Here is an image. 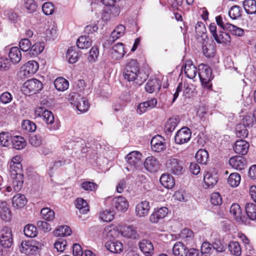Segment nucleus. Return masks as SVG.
Instances as JSON below:
<instances>
[{
	"label": "nucleus",
	"instance_id": "nucleus-1",
	"mask_svg": "<svg viewBox=\"0 0 256 256\" xmlns=\"http://www.w3.org/2000/svg\"><path fill=\"white\" fill-rule=\"evenodd\" d=\"M70 101L80 112H85L88 110L89 104L88 100L78 93L74 92L70 94Z\"/></svg>",
	"mask_w": 256,
	"mask_h": 256
},
{
	"label": "nucleus",
	"instance_id": "nucleus-2",
	"mask_svg": "<svg viewBox=\"0 0 256 256\" xmlns=\"http://www.w3.org/2000/svg\"><path fill=\"white\" fill-rule=\"evenodd\" d=\"M35 113L39 117L42 118L48 124V128L50 130H56L57 127L52 126L54 123V116L52 113L43 107H38L35 110Z\"/></svg>",
	"mask_w": 256,
	"mask_h": 256
},
{
	"label": "nucleus",
	"instance_id": "nucleus-3",
	"mask_svg": "<svg viewBox=\"0 0 256 256\" xmlns=\"http://www.w3.org/2000/svg\"><path fill=\"white\" fill-rule=\"evenodd\" d=\"M13 244L12 230L10 228L4 227L0 234V246L3 248H10ZM2 249L0 248V256L2 255Z\"/></svg>",
	"mask_w": 256,
	"mask_h": 256
},
{
	"label": "nucleus",
	"instance_id": "nucleus-4",
	"mask_svg": "<svg viewBox=\"0 0 256 256\" xmlns=\"http://www.w3.org/2000/svg\"><path fill=\"white\" fill-rule=\"evenodd\" d=\"M42 84L36 78L26 80L22 86L23 91L26 94H32L39 92L42 88Z\"/></svg>",
	"mask_w": 256,
	"mask_h": 256
},
{
	"label": "nucleus",
	"instance_id": "nucleus-5",
	"mask_svg": "<svg viewBox=\"0 0 256 256\" xmlns=\"http://www.w3.org/2000/svg\"><path fill=\"white\" fill-rule=\"evenodd\" d=\"M124 79L128 82H132L136 86H140L146 80L147 75L144 72L134 73L132 72H123Z\"/></svg>",
	"mask_w": 256,
	"mask_h": 256
},
{
	"label": "nucleus",
	"instance_id": "nucleus-6",
	"mask_svg": "<svg viewBox=\"0 0 256 256\" xmlns=\"http://www.w3.org/2000/svg\"><path fill=\"white\" fill-rule=\"evenodd\" d=\"M199 71L198 76L202 84L207 86L212 79V69L208 66L202 64L199 66Z\"/></svg>",
	"mask_w": 256,
	"mask_h": 256
},
{
	"label": "nucleus",
	"instance_id": "nucleus-7",
	"mask_svg": "<svg viewBox=\"0 0 256 256\" xmlns=\"http://www.w3.org/2000/svg\"><path fill=\"white\" fill-rule=\"evenodd\" d=\"M167 170L174 174L180 175L182 173V162L175 158H170L166 162Z\"/></svg>",
	"mask_w": 256,
	"mask_h": 256
},
{
	"label": "nucleus",
	"instance_id": "nucleus-8",
	"mask_svg": "<svg viewBox=\"0 0 256 256\" xmlns=\"http://www.w3.org/2000/svg\"><path fill=\"white\" fill-rule=\"evenodd\" d=\"M191 138L190 130L186 127L180 129L176 134L175 142L179 144H184L188 142Z\"/></svg>",
	"mask_w": 256,
	"mask_h": 256
},
{
	"label": "nucleus",
	"instance_id": "nucleus-9",
	"mask_svg": "<svg viewBox=\"0 0 256 256\" xmlns=\"http://www.w3.org/2000/svg\"><path fill=\"white\" fill-rule=\"evenodd\" d=\"M144 166L146 169L150 172H156L160 168V164L158 160L152 156L146 158L144 162Z\"/></svg>",
	"mask_w": 256,
	"mask_h": 256
},
{
	"label": "nucleus",
	"instance_id": "nucleus-10",
	"mask_svg": "<svg viewBox=\"0 0 256 256\" xmlns=\"http://www.w3.org/2000/svg\"><path fill=\"white\" fill-rule=\"evenodd\" d=\"M157 104V100L155 98H148L146 102L140 103L137 106V112L140 114L146 112L148 109L154 108Z\"/></svg>",
	"mask_w": 256,
	"mask_h": 256
},
{
	"label": "nucleus",
	"instance_id": "nucleus-11",
	"mask_svg": "<svg viewBox=\"0 0 256 256\" xmlns=\"http://www.w3.org/2000/svg\"><path fill=\"white\" fill-rule=\"evenodd\" d=\"M150 208L149 202L146 200L139 202L136 207V214L142 218L148 214Z\"/></svg>",
	"mask_w": 256,
	"mask_h": 256
},
{
	"label": "nucleus",
	"instance_id": "nucleus-12",
	"mask_svg": "<svg viewBox=\"0 0 256 256\" xmlns=\"http://www.w3.org/2000/svg\"><path fill=\"white\" fill-rule=\"evenodd\" d=\"M249 147L248 142L244 140H240L236 142L234 149L236 154L244 155L247 154Z\"/></svg>",
	"mask_w": 256,
	"mask_h": 256
},
{
	"label": "nucleus",
	"instance_id": "nucleus-13",
	"mask_svg": "<svg viewBox=\"0 0 256 256\" xmlns=\"http://www.w3.org/2000/svg\"><path fill=\"white\" fill-rule=\"evenodd\" d=\"M139 247L141 251L146 256H151L154 252V246L152 242L146 239H144L139 242Z\"/></svg>",
	"mask_w": 256,
	"mask_h": 256
},
{
	"label": "nucleus",
	"instance_id": "nucleus-14",
	"mask_svg": "<svg viewBox=\"0 0 256 256\" xmlns=\"http://www.w3.org/2000/svg\"><path fill=\"white\" fill-rule=\"evenodd\" d=\"M126 52L124 50V44L118 43L114 45L111 50L112 58L115 60H120L123 58Z\"/></svg>",
	"mask_w": 256,
	"mask_h": 256
},
{
	"label": "nucleus",
	"instance_id": "nucleus-15",
	"mask_svg": "<svg viewBox=\"0 0 256 256\" xmlns=\"http://www.w3.org/2000/svg\"><path fill=\"white\" fill-rule=\"evenodd\" d=\"M229 164L233 168L242 170L244 168L246 160L242 156H235L230 159Z\"/></svg>",
	"mask_w": 256,
	"mask_h": 256
},
{
	"label": "nucleus",
	"instance_id": "nucleus-16",
	"mask_svg": "<svg viewBox=\"0 0 256 256\" xmlns=\"http://www.w3.org/2000/svg\"><path fill=\"white\" fill-rule=\"evenodd\" d=\"M120 232L122 236L128 238L136 240L139 238L136 228L132 226L123 227Z\"/></svg>",
	"mask_w": 256,
	"mask_h": 256
},
{
	"label": "nucleus",
	"instance_id": "nucleus-17",
	"mask_svg": "<svg viewBox=\"0 0 256 256\" xmlns=\"http://www.w3.org/2000/svg\"><path fill=\"white\" fill-rule=\"evenodd\" d=\"M113 206L118 210L125 212L128 210L129 204L125 198L118 196L114 198Z\"/></svg>",
	"mask_w": 256,
	"mask_h": 256
},
{
	"label": "nucleus",
	"instance_id": "nucleus-18",
	"mask_svg": "<svg viewBox=\"0 0 256 256\" xmlns=\"http://www.w3.org/2000/svg\"><path fill=\"white\" fill-rule=\"evenodd\" d=\"M161 84L157 78L150 79L146 83L145 90L148 93H152L158 92L160 89Z\"/></svg>",
	"mask_w": 256,
	"mask_h": 256
},
{
	"label": "nucleus",
	"instance_id": "nucleus-19",
	"mask_svg": "<svg viewBox=\"0 0 256 256\" xmlns=\"http://www.w3.org/2000/svg\"><path fill=\"white\" fill-rule=\"evenodd\" d=\"M106 248L112 252L118 253L122 251L123 244L119 241L108 240L105 244Z\"/></svg>",
	"mask_w": 256,
	"mask_h": 256
},
{
	"label": "nucleus",
	"instance_id": "nucleus-20",
	"mask_svg": "<svg viewBox=\"0 0 256 256\" xmlns=\"http://www.w3.org/2000/svg\"><path fill=\"white\" fill-rule=\"evenodd\" d=\"M8 57L12 63L18 64L22 59V53L20 49L16 46L12 48L8 53Z\"/></svg>",
	"mask_w": 256,
	"mask_h": 256
},
{
	"label": "nucleus",
	"instance_id": "nucleus-21",
	"mask_svg": "<svg viewBox=\"0 0 256 256\" xmlns=\"http://www.w3.org/2000/svg\"><path fill=\"white\" fill-rule=\"evenodd\" d=\"M142 154L138 151H133L129 153L126 157L127 162L132 166L138 164L140 160Z\"/></svg>",
	"mask_w": 256,
	"mask_h": 256
},
{
	"label": "nucleus",
	"instance_id": "nucleus-22",
	"mask_svg": "<svg viewBox=\"0 0 256 256\" xmlns=\"http://www.w3.org/2000/svg\"><path fill=\"white\" fill-rule=\"evenodd\" d=\"M27 202V199L24 194H18L14 195L12 199V204L14 207L20 208L24 207Z\"/></svg>",
	"mask_w": 256,
	"mask_h": 256
},
{
	"label": "nucleus",
	"instance_id": "nucleus-23",
	"mask_svg": "<svg viewBox=\"0 0 256 256\" xmlns=\"http://www.w3.org/2000/svg\"><path fill=\"white\" fill-rule=\"evenodd\" d=\"M184 72L188 78L192 79L196 75L197 69L192 64V60H186L184 66Z\"/></svg>",
	"mask_w": 256,
	"mask_h": 256
},
{
	"label": "nucleus",
	"instance_id": "nucleus-24",
	"mask_svg": "<svg viewBox=\"0 0 256 256\" xmlns=\"http://www.w3.org/2000/svg\"><path fill=\"white\" fill-rule=\"evenodd\" d=\"M11 142L14 148L20 150L23 149L26 144L25 139L20 136H14L11 138Z\"/></svg>",
	"mask_w": 256,
	"mask_h": 256
},
{
	"label": "nucleus",
	"instance_id": "nucleus-25",
	"mask_svg": "<svg viewBox=\"0 0 256 256\" xmlns=\"http://www.w3.org/2000/svg\"><path fill=\"white\" fill-rule=\"evenodd\" d=\"M179 122L178 118L176 117H172L168 120L164 127V132L167 135H170L175 130Z\"/></svg>",
	"mask_w": 256,
	"mask_h": 256
},
{
	"label": "nucleus",
	"instance_id": "nucleus-26",
	"mask_svg": "<svg viewBox=\"0 0 256 256\" xmlns=\"http://www.w3.org/2000/svg\"><path fill=\"white\" fill-rule=\"evenodd\" d=\"M218 44H230L231 42V38L230 34L222 30H220L218 34L214 38Z\"/></svg>",
	"mask_w": 256,
	"mask_h": 256
},
{
	"label": "nucleus",
	"instance_id": "nucleus-27",
	"mask_svg": "<svg viewBox=\"0 0 256 256\" xmlns=\"http://www.w3.org/2000/svg\"><path fill=\"white\" fill-rule=\"evenodd\" d=\"M160 180L164 187L168 189L172 188L175 184L173 177L168 174H163Z\"/></svg>",
	"mask_w": 256,
	"mask_h": 256
},
{
	"label": "nucleus",
	"instance_id": "nucleus-28",
	"mask_svg": "<svg viewBox=\"0 0 256 256\" xmlns=\"http://www.w3.org/2000/svg\"><path fill=\"white\" fill-rule=\"evenodd\" d=\"M216 174L206 172L204 176V180L207 188H212L218 182Z\"/></svg>",
	"mask_w": 256,
	"mask_h": 256
},
{
	"label": "nucleus",
	"instance_id": "nucleus-29",
	"mask_svg": "<svg viewBox=\"0 0 256 256\" xmlns=\"http://www.w3.org/2000/svg\"><path fill=\"white\" fill-rule=\"evenodd\" d=\"M0 216L5 221H8L10 218L11 212L6 202L0 201Z\"/></svg>",
	"mask_w": 256,
	"mask_h": 256
},
{
	"label": "nucleus",
	"instance_id": "nucleus-30",
	"mask_svg": "<svg viewBox=\"0 0 256 256\" xmlns=\"http://www.w3.org/2000/svg\"><path fill=\"white\" fill-rule=\"evenodd\" d=\"M188 248L182 242H178L173 246L172 252L175 256H186Z\"/></svg>",
	"mask_w": 256,
	"mask_h": 256
},
{
	"label": "nucleus",
	"instance_id": "nucleus-31",
	"mask_svg": "<svg viewBox=\"0 0 256 256\" xmlns=\"http://www.w3.org/2000/svg\"><path fill=\"white\" fill-rule=\"evenodd\" d=\"M92 44V40L88 36H82L77 40L76 45L80 48H88Z\"/></svg>",
	"mask_w": 256,
	"mask_h": 256
},
{
	"label": "nucleus",
	"instance_id": "nucleus-32",
	"mask_svg": "<svg viewBox=\"0 0 256 256\" xmlns=\"http://www.w3.org/2000/svg\"><path fill=\"white\" fill-rule=\"evenodd\" d=\"M10 178L12 179V188L15 192H19L23 186L24 174H19Z\"/></svg>",
	"mask_w": 256,
	"mask_h": 256
},
{
	"label": "nucleus",
	"instance_id": "nucleus-33",
	"mask_svg": "<svg viewBox=\"0 0 256 256\" xmlns=\"http://www.w3.org/2000/svg\"><path fill=\"white\" fill-rule=\"evenodd\" d=\"M243 7L248 14L256 13V1L255 0H244Z\"/></svg>",
	"mask_w": 256,
	"mask_h": 256
},
{
	"label": "nucleus",
	"instance_id": "nucleus-34",
	"mask_svg": "<svg viewBox=\"0 0 256 256\" xmlns=\"http://www.w3.org/2000/svg\"><path fill=\"white\" fill-rule=\"evenodd\" d=\"M56 88L58 91H64L68 88V82L62 77H60L56 79L54 82Z\"/></svg>",
	"mask_w": 256,
	"mask_h": 256
},
{
	"label": "nucleus",
	"instance_id": "nucleus-35",
	"mask_svg": "<svg viewBox=\"0 0 256 256\" xmlns=\"http://www.w3.org/2000/svg\"><path fill=\"white\" fill-rule=\"evenodd\" d=\"M196 161L202 164H206L208 159V153L205 150H199L196 154Z\"/></svg>",
	"mask_w": 256,
	"mask_h": 256
},
{
	"label": "nucleus",
	"instance_id": "nucleus-36",
	"mask_svg": "<svg viewBox=\"0 0 256 256\" xmlns=\"http://www.w3.org/2000/svg\"><path fill=\"white\" fill-rule=\"evenodd\" d=\"M214 44V42L212 41V43H207L202 46L203 53L206 57L212 58L214 56L216 51Z\"/></svg>",
	"mask_w": 256,
	"mask_h": 256
},
{
	"label": "nucleus",
	"instance_id": "nucleus-37",
	"mask_svg": "<svg viewBox=\"0 0 256 256\" xmlns=\"http://www.w3.org/2000/svg\"><path fill=\"white\" fill-rule=\"evenodd\" d=\"M245 210L247 216L250 220H256V204L248 203L245 206Z\"/></svg>",
	"mask_w": 256,
	"mask_h": 256
},
{
	"label": "nucleus",
	"instance_id": "nucleus-38",
	"mask_svg": "<svg viewBox=\"0 0 256 256\" xmlns=\"http://www.w3.org/2000/svg\"><path fill=\"white\" fill-rule=\"evenodd\" d=\"M72 230L68 226H61L58 227L54 232L56 236H66L71 234Z\"/></svg>",
	"mask_w": 256,
	"mask_h": 256
},
{
	"label": "nucleus",
	"instance_id": "nucleus-39",
	"mask_svg": "<svg viewBox=\"0 0 256 256\" xmlns=\"http://www.w3.org/2000/svg\"><path fill=\"white\" fill-rule=\"evenodd\" d=\"M76 206L82 214H85L89 211V206L86 202L82 198H77Z\"/></svg>",
	"mask_w": 256,
	"mask_h": 256
},
{
	"label": "nucleus",
	"instance_id": "nucleus-40",
	"mask_svg": "<svg viewBox=\"0 0 256 256\" xmlns=\"http://www.w3.org/2000/svg\"><path fill=\"white\" fill-rule=\"evenodd\" d=\"M132 72L134 73L141 72L140 70L139 66L136 60L131 59L126 64L124 70Z\"/></svg>",
	"mask_w": 256,
	"mask_h": 256
},
{
	"label": "nucleus",
	"instance_id": "nucleus-41",
	"mask_svg": "<svg viewBox=\"0 0 256 256\" xmlns=\"http://www.w3.org/2000/svg\"><path fill=\"white\" fill-rule=\"evenodd\" d=\"M235 132L236 136L238 138H246L248 134V131L244 124H239L236 125Z\"/></svg>",
	"mask_w": 256,
	"mask_h": 256
},
{
	"label": "nucleus",
	"instance_id": "nucleus-42",
	"mask_svg": "<svg viewBox=\"0 0 256 256\" xmlns=\"http://www.w3.org/2000/svg\"><path fill=\"white\" fill-rule=\"evenodd\" d=\"M44 48V42H36L33 46H31V48L29 52V54L31 56H37L43 51Z\"/></svg>",
	"mask_w": 256,
	"mask_h": 256
},
{
	"label": "nucleus",
	"instance_id": "nucleus-43",
	"mask_svg": "<svg viewBox=\"0 0 256 256\" xmlns=\"http://www.w3.org/2000/svg\"><path fill=\"white\" fill-rule=\"evenodd\" d=\"M228 249L232 254L239 256L242 253L240 244L238 242H230L228 244Z\"/></svg>",
	"mask_w": 256,
	"mask_h": 256
},
{
	"label": "nucleus",
	"instance_id": "nucleus-44",
	"mask_svg": "<svg viewBox=\"0 0 256 256\" xmlns=\"http://www.w3.org/2000/svg\"><path fill=\"white\" fill-rule=\"evenodd\" d=\"M115 212L113 210H106L100 213V218L105 222L112 221L114 218Z\"/></svg>",
	"mask_w": 256,
	"mask_h": 256
},
{
	"label": "nucleus",
	"instance_id": "nucleus-45",
	"mask_svg": "<svg viewBox=\"0 0 256 256\" xmlns=\"http://www.w3.org/2000/svg\"><path fill=\"white\" fill-rule=\"evenodd\" d=\"M240 176L238 173L231 174L228 178V183L232 187H236L240 182Z\"/></svg>",
	"mask_w": 256,
	"mask_h": 256
},
{
	"label": "nucleus",
	"instance_id": "nucleus-46",
	"mask_svg": "<svg viewBox=\"0 0 256 256\" xmlns=\"http://www.w3.org/2000/svg\"><path fill=\"white\" fill-rule=\"evenodd\" d=\"M66 56L70 63L74 64L78 60V54L73 48H70L67 50Z\"/></svg>",
	"mask_w": 256,
	"mask_h": 256
},
{
	"label": "nucleus",
	"instance_id": "nucleus-47",
	"mask_svg": "<svg viewBox=\"0 0 256 256\" xmlns=\"http://www.w3.org/2000/svg\"><path fill=\"white\" fill-rule=\"evenodd\" d=\"M225 27L226 30L230 32L234 35L242 36L244 34V30L243 29L238 28L232 24L226 23Z\"/></svg>",
	"mask_w": 256,
	"mask_h": 256
},
{
	"label": "nucleus",
	"instance_id": "nucleus-48",
	"mask_svg": "<svg viewBox=\"0 0 256 256\" xmlns=\"http://www.w3.org/2000/svg\"><path fill=\"white\" fill-rule=\"evenodd\" d=\"M24 6L28 13L32 14L36 12L38 5L34 0H26Z\"/></svg>",
	"mask_w": 256,
	"mask_h": 256
},
{
	"label": "nucleus",
	"instance_id": "nucleus-49",
	"mask_svg": "<svg viewBox=\"0 0 256 256\" xmlns=\"http://www.w3.org/2000/svg\"><path fill=\"white\" fill-rule=\"evenodd\" d=\"M42 218L47 221H52L54 218V212L48 208H44L41 210Z\"/></svg>",
	"mask_w": 256,
	"mask_h": 256
},
{
	"label": "nucleus",
	"instance_id": "nucleus-50",
	"mask_svg": "<svg viewBox=\"0 0 256 256\" xmlns=\"http://www.w3.org/2000/svg\"><path fill=\"white\" fill-rule=\"evenodd\" d=\"M9 172L10 177L19 174H23L22 164H10Z\"/></svg>",
	"mask_w": 256,
	"mask_h": 256
},
{
	"label": "nucleus",
	"instance_id": "nucleus-51",
	"mask_svg": "<svg viewBox=\"0 0 256 256\" xmlns=\"http://www.w3.org/2000/svg\"><path fill=\"white\" fill-rule=\"evenodd\" d=\"M242 10L238 6H232L228 12L230 18L233 20H236L242 16Z\"/></svg>",
	"mask_w": 256,
	"mask_h": 256
},
{
	"label": "nucleus",
	"instance_id": "nucleus-52",
	"mask_svg": "<svg viewBox=\"0 0 256 256\" xmlns=\"http://www.w3.org/2000/svg\"><path fill=\"white\" fill-rule=\"evenodd\" d=\"M230 212L236 220H242V210L238 204H232L230 208Z\"/></svg>",
	"mask_w": 256,
	"mask_h": 256
},
{
	"label": "nucleus",
	"instance_id": "nucleus-53",
	"mask_svg": "<svg viewBox=\"0 0 256 256\" xmlns=\"http://www.w3.org/2000/svg\"><path fill=\"white\" fill-rule=\"evenodd\" d=\"M24 232L27 237L34 238L37 236L36 228L32 224L25 226Z\"/></svg>",
	"mask_w": 256,
	"mask_h": 256
},
{
	"label": "nucleus",
	"instance_id": "nucleus-54",
	"mask_svg": "<svg viewBox=\"0 0 256 256\" xmlns=\"http://www.w3.org/2000/svg\"><path fill=\"white\" fill-rule=\"evenodd\" d=\"M22 128L23 130L29 132H34L36 128V125L34 122L27 120L22 122Z\"/></svg>",
	"mask_w": 256,
	"mask_h": 256
},
{
	"label": "nucleus",
	"instance_id": "nucleus-55",
	"mask_svg": "<svg viewBox=\"0 0 256 256\" xmlns=\"http://www.w3.org/2000/svg\"><path fill=\"white\" fill-rule=\"evenodd\" d=\"M29 142L34 147L39 146L42 143V137L39 134L32 135L30 136Z\"/></svg>",
	"mask_w": 256,
	"mask_h": 256
},
{
	"label": "nucleus",
	"instance_id": "nucleus-56",
	"mask_svg": "<svg viewBox=\"0 0 256 256\" xmlns=\"http://www.w3.org/2000/svg\"><path fill=\"white\" fill-rule=\"evenodd\" d=\"M212 247L218 252H222L224 251L226 245L224 242L222 241L220 239L216 238L212 242Z\"/></svg>",
	"mask_w": 256,
	"mask_h": 256
},
{
	"label": "nucleus",
	"instance_id": "nucleus-57",
	"mask_svg": "<svg viewBox=\"0 0 256 256\" xmlns=\"http://www.w3.org/2000/svg\"><path fill=\"white\" fill-rule=\"evenodd\" d=\"M42 10L46 15L52 14L54 12V6L50 2H46L42 6Z\"/></svg>",
	"mask_w": 256,
	"mask_h": 256
},
{
	"label": "nucleus",
	"instance_id": "nucleus-58",
	"mask_svg": "<svg viewBox=\"0 0 256 256\" xmlns=\"http://www.w3.org/2000/svg\"><path fill=\"white\" fill-rule=\"evenodd\" d=\"M11 138L9 136L8 132H2L0 133V143L2 146H8L10 144Z\"/></svg>",
	"mask_w": 256,
	"mask_h": 256
},
{
	"label": "nucleus",
	"instance_id": "nucleus-59",
	"mask_svg": "<svg viewBox=\"0 0 256 256\" xmlns=\"http://www.w3.org/2000/svg\"><path fill=\"white\" fill-rule=\"evenodd\" d=\"M81 187L85 190L93 191L97 188L98 186L94 182L86 181L81 184Z\"/></svg>",
	"mask_w": 256,
	"mask_h": 256
},
{
	"label": "nucleus",
	"instance_id": "nucleus-60",
	"mask_svg": "<svg viewBox=\"0 0 256 256\" xmlns=\"http://www.w3.org/2000/svg\"><path fill=\"white\" fill-rule=\"evenodd\" d=\"M24 66L27 68L30 72H31V74H35L38 68V63L34 60L29 61L26 62Z\"/></svg>",
	"mask_w": 256,
	"mask_h": 256
},
{
	"label": "nucleus",
	"instance_id": "nucleus-61",
	"mask_svg": "<svg viewBox=\"0 0 256 256\" xmlns=\"http://www.w3.org/2000/svg\"><path fill=\"white\" fill-rule=\"evenodd\" d=\"M210 202L214 206H219L222 204V198L218 192H214L210 196Z\"/></svg>",
	"mask_w": 256,
	"mask_h": 256
},
{
	"label": "nucleus",
	"instance_id": "nucleus-62",
	"mask_svg": "<svg viewBox=\"0 0 256 256\" xmlns=\"http://www.w3.org/2000/svg\"><path fill=\"white\" fill-rule=\"evenodd\" d=\"M99 54L98 50L97 47L93 46L90 51V55L88 57L89 62H96Z\"/></svg>",
	"mask_w": 256,
	"mask_h": 256
},
{
	"label": "nucleus",
	"instance_id": "nucleus-63",
	"mask_svg": "<svg viewBox=\"0 0 256 256\" xmlns=\"http://www.w3.org/2000/svg\"><path fill=\"white\" fill-rule=\"evenodd\" d=\"M32 44L28 38L22 39L20 42V49L24 52H26L31 48Z\"/></svg>",
	"mask_w": 256,
	"mask_h": 256
},
{
	"label": "nucleus",
	"instance_id": "nucleus-64",
	"mask_svg": "<svg viewBox=\"0 0 256 256\" xmlns=\"http://www.w3.org/2000/svg\"><path fill=\"white\" fill-rule=\"evenodd\" d=\"M66 245L67 242L66 240L60 238L54 243V246L57 250L58 252H63Z\"/></svg>",
	"mask_w": 256,
	"mask_h": 256
}]
</instances>
